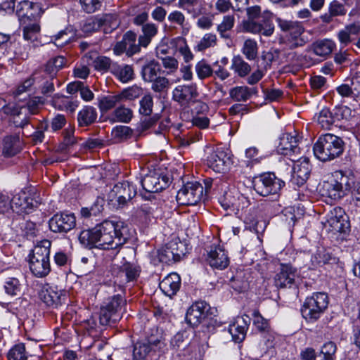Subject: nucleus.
<instances>
[{"mask_svg":"<svg viewBox=\"0 0 360 360\" xmlns=\"http://www.w3.org/2000/svg\"><path fill=\"white\" fill-rule=\"evenodd\" d=\"M127 227L123 222L104 221L92 229L82 231L80 243L85 248L117 250L127 241Z\"/></svg>","mask_w":360,"mask_h":360,"instance_id":"f257e3e1","label":"nucleus"},{"mask_svg":"<svg viewBox=\"0 0 360 360\" xmlns=\"http://www.w3.org/2000/svg\"><path fill=\"white\" fill-rule=\"evenodd\" d=\"M345 143L342 139L333 134L319 137L313 146L314 156L321 162H330L341 156Z\"/></svg>","mask_w":360,"mask_h":360,"instance_id":"f03ea898","label":"nucleus"},{"mask_svg":"<svg viewBox=\"0 0 360 360\" xmlns=\"http://www.w3.org/2000/svg\"><path fill=\"white\" fill-rule=\"evenodd\" d=\"M51 243L44 240L37 245L29 255V267L37 278L46 276L51 271L50 248Z\"/></svg>","mask_w":360,"mask_h":360,"instance_id":"7ed1b4c3","label":"nucleus"},{"mask_svg":"<svg viewBox=\"0 0 360 360\" xmlns=\"http://www.w3.org/2000/svg\"><path fill=\"white\" fill-rule=\"evenodd\" d=\"M328 296L325 292H318L307 297L301 308L302 317L308 322L317 321L328 308Z\"/></svg>","mask_w":360,"mask_h":360,"instance_id":"20e7f679","label":"nucleus"},{"mask_svg":"<svg viewBox=\"0 0 360 360\" xmlns=\"http://www.w3.org/2000/svg\"><path fill=\"white\" fill-rule=\"evenodd\" d=\"M126 300L116 295L108 300L101 307L99 320L103 326H111L119 321L125 311Z\"/></svg>","mask_w":360,"mask_h":360,"instance_id":"39448f33","label":"nucleus"},{"mask_svg":"<svg viewBox=\"0 0 360 360\" xmlns=\"http://www.w3.org/2000/svg\"><path fill=\"white\" fill-rule=\"evenodd\" d=\"M165 347V343L161 335H151L134 343L133 359L144 360L148 356L162 350Z\"/></svg>","mask_w":360,"mask_h":360,"instance_id":"423d86ee","label":"nucleus"},{"mask_svg":"<svg viewBox=\"0 0 360 360\" xmlns=\"http://www.w3.org/2000/svg\"><path fill=\"white\" fill-rule=\"evenodd\" d=\"M136 194V188L125 181L116 184L108 194V200L115 209L124 207Z\"/></svg>","mask_w":360,"mask_h":360,"instance_id":"0eeeda50","label":"nucleus"},{"mask_svg":"<svg viewBox=\"0 0 360 360\" xmlns=\"http://www.w3.org/2000/svg\"><path fill=\"white\" fill-rule=\"evenodd\" d=\"M276 21L280 29L288 33V35L286 36L285 44L290 49H295L305 45L307 41L302 37L304 32V28L300 22L283 20L279 18H277Z\"/></svg>","mask_w":360,"mask_h":360,"instance_id":"6e6552de","label":"nucleus"},{"mask_svg":"<svg viewBox=\"0 0 360 360\" xmlns=\"http://www.w3.org/2000/svg\"><path fill=\"white\" fill-rule=\"evenodd\" d=\"M284 186L285 182L272 172L261 174L254 181V188L262 196L277 194Z\"/></svg>","mask_w":360,"mask_h":360,"instance_id":"1a4fd4ad","label":"nucleus"},{"mask_svg":"<svg viewBox=\"0 0 360 360\" xmlns=\"http://www.w3.org/2000/svg\"><path fill=\"white\" fill-rule=\"evenodd\" d=\"M203 190L199 182H188L177 192L176 201L182 205H196L202 197Z\"/></svg>","mask_w":360,"mask_h":360,"instance_id":"9d476101","label":"nucleus"},{"mask_svg":"<svg viewBox=\"0 0 360 360\" xmlns=\"http://www.w3.org/2000/svg\"><path fill=\"white\" fill-rule=\"evenodd\" d=\"M140 181L146 192L158 193L169 186L170 178L160 170H153L144 174Z\"/></svg>","mask_w":360,"mask_h":360,"instance_id":"9b49d317","label":"nucleus"},{"mask_svg":"<svg viewBox=\"0 0 360 360\" xmlns=\"http://www.w3.org/2000/svg\"><path fill=\"white\" fill-rule=\"evenodd\" d=\"M273 14L269 11L263 12L262 19L255 20H248L243 22V29L245 32L252 34H259L265 37H270L274 32V25L271 21Z\"/></svg>","mask_w":360,"mask_h":360,"instance_id":"f8f14e48","label":"nucleus"},{"mask_svg":"<svg viewBox=\"0 0 360 360\" xmlns=\"http://www.w3.org/2000/svg\"><path fill=\"white\" fill-rule=\"evenodd\" d=\"M76 225V217L71 212H58L49 221L50 230L58 233H66L75 229Z\"/></svg>","mask_w":360,"mask_h":360,"instance_id":"ddd939ff","label":"nucleus"},{"mask_svg":"<svg viewBox=\"0 0 360 360\" xmlns=\"http://www.w3.org/2000/svg\"><path fill=\"white\" fill-rule=\"evenodd\" d=\"M299 279L297 269L291 264H281L274 276V284L279 288H290L297 285Z\"/></svg>","mask_w":360,"mask_h":360,"instance_id":"4468645a","label":"nucleus"},{"mask_svg":"<svg viewBox=\"0 0 360 360\" xmlns=\"http://www.w3.org/2000/svg\"><path fill=\"white\" fill-rule=\"evenodd\" d=\"M39 296L48 307L57 308L65 302L66 292L57 285L46 283L41 287Z\"/></svg>","mask_w":360,"mask_h":360,"instance_id":"2eb2a0df","label":"nucleus"},{"mask_svg":"<svg viewBox=\"0 0 360 360\" xmlns=\"http://www.w3.org/2000/svg\"><path fill=\"white\" fill-rule=\"evenodd\" d=\"M325 229L333 233H345L349 229V223L344 215V211L341 207H335L326 216V220L323 223Z\"/></svg>","mask_w":360,"mask_h":360,"instance_id":"dca6fc26","label":"nucleus"},{"mask_svg":"<svg viewBox=\"0 0 360 360\" xmlns=\"http://www.w3.org/2000/svg\"><path fill=\"white\" fill-rule=\"evenodd\" d=\"M198 96L195 84H179L172 91V99L181 107L188 108Z\"/></svg>","mask_w":360,"mask_h":360,"instance_id":"f3484780","label":"nucleus"},{"mask_svg":"<svg viewBox=\"0 0 360 360\" xmlns=\"http://www.w3.org/2000/svg\"><path fill=\"white\" fill-rule=\"evenodd\" d=\"M299 143L300 139L297 134L284 133L279 138L277 151L281 155L289 156L292 161H295L293 157L300 154Z\"/></svg>","mask_w":360,"mask_h":360,"instance_id":"a211bd4d","label":"nucleus"},{"mask_svg":"<svg viewBox=\"0 0 360 360\" xmlns=\"http://www.w3.org/2000/svg\"><path fill=\"white\" fill-rule=\"evenodd\" d=\"M207 166L216 172H224L233 163L231 156L220 148L210 150L206 158Z\"/></svg>","mask_w":360,"mask_h":360,"instance_id":"6ab92c4d","label":"nucleus"},{"mask_svg":"<svg viewBox=\"0 0 360 360\" xmlns=\"http://www.w3.org/2000/svg\"><path fill=\"white\" fill-rule=\"evenodd\" d=\"M292 167L291 182L297 186H303L308 179L311 172V165L307 157H302L295 160Z\"/></svg>","mask_w":360,"mask_h":360,"instance_id":"aec40b11","label":"nucleus"},{"mask_svg":"<svg viewBox=\"0 0 360 360\" xmlns=\"http://www.w3.org/2000/svg\"><path fill=\"white\" fill-rule=\"evenodd\" d=\"M249 321L250 319L248 316H246V319L238 317L236 321L229 325L227 330L222 331L221 335H230L231 340L240 343L245 338Z\"/></svg>","mask_w":360,"mask_h":360,"instance_id":"412c9836","label":"nucleus"},{"mask_svg":"<svg viewBox=\"0 0 360 360\" xmlns=\"http://www.w3.org/2000/svg\"><path fill=\"white\" fill-rule=\"evenodd\" d=\"M209 305L204 301L195 302L188 309L186 320L193 327L198 326L206 317Z\"/></svg>","mask_w":360,"mask_h":360,"instance_id":"4be33fe9","label":"nucleus"},{"mask_svg":"<svg viewBox=\"0 0 360 360\" xmlns=\"http://www.w3.org/2000/svg\"><path fill=\"white\" fill-rule=\"evenodd\" d=\"M311 262L315 265L329 269L338 264L339 258L330 248H319L311 257Z\"/></svg>","mask_w":360,"mask_h":360,"instance_id":"5701e85b","label":"nucleus"},{"mask_svg":"<svg viewBox=\"0 0 360 360\" xmlns=\"http://www.w3.org/2000/svg\"><path fill=\"white\" fill-rule=\"evenodd\" d=\"M349 84H342L336 88L338 94L342 98H349L355 101L360 100V72L352 77Z\"/></svg>","mask_w":360,"mask_h":360,"instance_id":"b1692460","label":"nucleus"},{"mask_svg":"<svg viewBox=\"0 0 360 360\" xmlns=\"http://www.w3.org/2000/svg\"><path fill=\"white\" fill-rule=\"evenodd\" d=\"M207 261L211 267L224 269L229 264V259L225 250L219 246L211 247L207 252Z\"/></svg>","mask_w":360,"mask_h":360,"instance_id":"393cba45","label":"nucleus"},{"mask_svg":"<svg viewBox=\"0 0 360 360\" xmlns=\"http://www.w3.org/2000/svg\"><path fill=\"white\" fill-rule=\"evenodd\" d=\"M11 203L12 210L19 214L30 213L35 206L34 199L24 191L13 195Z\"/></svg>","mask_w":360,"mask_h":360,"instance_id":"a878e982","label":"nucleus"},{"mask_svg":"<svg viewBox=\"0 0 360 360\" xmlns=\"http://www.w3.org/2000/svg\"><path fill=\"white\" fill-rule=\"evenodd\" d=\"M2 114H4L6 116H13V123L16 127L22 128L25 126L27 125L29 123L30 117L27 116V114H25L24 115V117L21 118L20 115H22L21 109H19L13 103H4L3 106L0 109V115L3 118Z\"/></svg>","mask_w":360,"mask_h":360,"instance_id":"bb28decb","label":"nucleus"},{"mask_svg":"<svg viewBox=\"0 0 360 360\" xmlns=\"http://www.w3.org/2000/svg\"><path fill=\"white\" fill-rule=\"evenodd\" d=\"M319 192L322 196L328 197L334 200H340L344 197L334 174L330 179L321 184Z\"/></svg>","mask_w":360,"mask_h":360,"instance_id":"cd10ccee","label":"nucleus"},{"mask_svg":"<svg viewBox=\"0 0 360 360\" xmlns=\"http://www.w3.org/2000/svg\"><path fill=\"white\" fill-rule=\"evenodd\" d=\"M36 86L34 89L39 90L44 96H50L55 90L53 75L46 72L35 73Z\"/></svg>","mask_w":360,"mask_h":360,"instance_id":"c85d7f7f","label":"nucleus"},{"mask_svg":"<svg viewBox=\"0 0 360 360\" xmlns=\"http://www.w3.org/2000/svg\"><path fill=\"white\" fill-rule=\"evenodd\" d=\"M22 149V143L18 134L8 135L3 140L2 153L4 157L11 158L19 153Z\"/></svg>","mask_w":360,"mask_h":360,"instance_id":"c756f323","label":"nucleus"},{"mask_svg":"<svg viewBox=\"0 0 360 360\" xmlns=\"http://www.w3.org/2000/svg\"><path fill=\"white\" fill-rule=\"evenodd\" d=\"M159 285L167 296L172 297L176 295L180 288L181 278L178 274L172 273L167 276Z\"/></svg>","mask_w":360,"mask_h":360,"instance_id":"7c9ffc66","label":"nucleus"},{"mask_svg":"<svg viewBox=\"0 0 360 360\" xmlns=\"http://www.w3.org/2000/svg\"><path fill=\"white\" fill-rule=\"evenodd\" d=\"M334 176L338 181L340 191L343 193V195H346L352 189L355 191V186L357 181H356L355 176L353 173L349 172L348 174L342 171H336L334 172Z\"/></svg>","mask_w":360,"mask_h":360,"instance_id":"2f4dec72","label":"nucleus"},{"mask_svg":"<svg viewBox=\"0 0 360 360\" xmlns=\"http://www.w3.org/2000/svg\"><path fill=\"white\" fill-rule=\"evenodd\" d=\"M98 117L96 109L91 105H84L77 113V123L79 127H86L96 122Z\"/></svg>","mask_w":360,"mask_h":360,"instance_id":"473e14b6","label":"nucleus"},{"mask_svg":"<svg viewBox=\"0 0 360 360\" xmlns=\"http://www.w3.org/2000/svg\"><path fill=\"white\" fill-rule=\"evenodd\" d=\"M39 9V5L29 1H22L16 6V15L20 21L25 19H32L35 18L37 11Z\"/></svg>","mask_w":360,"mask_h":360,"instance_id":"72a5a7b5","label":"nucleus"},{"mask_svg":"<svg viewBox=\"0 0 360 360\" xmlns=\"http://www.w3.org/2000/svg\"><path fill=\"white\" fill-rule=\"evenodd\" d=\"M140 272L139 266L126 262L122 266L117 277L120 278V282L128 283L135 281L139 277Z\"/></svg>","mask_w":360,"mask_h":360,"instance_id":"f704fd0d","label":"nucleus"},{"mask_svg":"<svg viewBox=\"0 0 360 360\" xmlns=\"http://www.w3.org/2000/svg\"><path fill=\"white\" fill-rule=\"evenodd\" d=\"M112 74L122 83L131 81L134 77L133 67L129 65H120L117 63L112 64Z\"/></svg>","mask_w":360,"mask_h":360,"instance_id":"c9c22d12","label":"nucleus"},{"mask_svg":"<svg viewBox=\"0 0 360 360\" xmlns=\"http://www.w3.org/2000/svg\"><path fill=\"white\" fill-rule=\"evenodd\" d=\"M249 273L245 270L237 271L229 280L231 287L238 292H244L249 288Z\"/></svg>","mask_w":360,"mask_h":360,"instance_id":"e433bc0d","label":"nucleus"},{"mask_svg":"<svg viewBox=\"0 0 360 360\" xmlns=\"http://www.w3.org/2000/svg\"><path fill=\"white\" fill-rule=\"evenodd\" d=\"M256 87H248L246 86H236L232 88L229 91L230 97L237 102H245L252 95L257 94Z\"/></svg>","mask_w":360,"mask_h":360,"instance_id":"4c0bfd02","label":"nucleus"},{"mask_svg":"<svg viewBox=\"0 0 360 360\" xmlns=\"http://www.w3.org/2000/svg\"><path fill=\"white\" fill-rule=\"evenodd\" d=\"M360 33V22H354L347 25L344 29L338 33V38L340 42L347 45L352 41L351 35H357Z\"/></svg>","mask_w":360,"mask_h":360,"instance_id":"58836bf2","label":"nucleus"},{"mask_svg":"<svg viewBox=\"0 0 360 360\" xmlns=\"http://www.w3.org/2000/svg\"><path fill=\"white\" fill-rule=\"evenodd\" d=\"M142 34L139 38L140 39V44L143 48H147L150 44L152 39L155 37L158 32V26L153 22H148L143 25L141 27Z\"/></svg>","mask_w":360,"mask_h":360,"instance_id":"ea45409f","label":"nucleus"},{"mask_svg":"<svg viewBox=\"0 0 360 360\" xmlns=\"http://www.w3.org/2000/svg\"><path fill=\"white\" fill-rule=\"evenodd\" d=\"M161 72V67L155 60H150L142 68L141 75L144 82H150L158 77Z\"/></svg>","mask_w":360,"mask_h":360,"instance_id":"a19ab883","label":"nucleus"},{"mask_svg":"<svg viewBox=\"0 0 360 360\" xmlns=\"http://www.w3.org/2000/svg\"><path fill=\"white\" fill-rule=\"evenodd\" d=\"M236 19L235 15H226L222 18L221 22L217 25V31L223 39H230V32L233 28Z\"/></svg>","mask_w":360,"mask_h":360,"instance_id":"79ce46f5","label":"nucleus"},{"mask_svg":"<svg viewBox=\"0 0 360 360\" xmlns=\"http://www.w3.org/2000/svg\"><path fill=\"white\" fill-rule=\"evenodd\" d=\"M4 289L8 295L18 297L22 292L23 284L17 278L8 277L4 281Z\"/></svg>","mask_w":360,"mask_h":360,"instance_id":"37998d69","label":"nucleus"},{"mask_svg":"<svg viewBox=\"0 0 360 360\" xmlns=\"http://www.w3.org/2000/svg\"><path fill=\"white\" fill-rule=\"evenodd\" d=\"M335 47V44L329 39L317 41L312 44L311 49L314 54L326 57L330 54Z\"/></svg>","mask_w":360,"mask_h":360,"instance_id":"c03bdc74","label":"nucleus"},{"mask_svg":"<svg viewBox=\"0 0 360 360\" xmlns=\"http://www.w3.org/2000/svg\"><path fill=\"white\" fill-rule=\"evenodd\" d=\"M150 83H151V90L158 94L160 97L167 94L172 84L168 78L164 76H159Z\"/></svg>","mask_w":360,"mask_h":360,"instance_id":"a18cd8bd","label":"nucleus"},{"mask_svg":"<svg viewBox=\"0 0 360 360\" xmlns=\"http://www.w3.org/2000/svg\"><path fill=\"white\" fill-rule=\"evenodd\" d=\"M339 120L338 116L333 115L328 108L322 109L317 117V122L325 129H330Z\"/></svg>","mask_w":360,"mask_h":360,"instance_id":"49530a36","label":"nucleus"},{"mask_svg":"<svg viewBox=\"0 0 360 360\" xmlns=\"http://www.w3.org/2000/svg\"><path fill=\"white\" fill-rule=\"evenodd\" d=\"M133 117V111L131 109L120 105L115 108L111 114L110 120L115 122L129 123Z\"/></svg>","mask_w":360,"mask_h":360,"instance_id":"de8ad7c7","label":"nucleus"},{"mask_svg":"<svg viewBox=\"0 0 360 360\" xmlns=\"http://www.w3.org/2000/svg\"><path fill=\"white\" fill-rule=\"evenodd\" d=\"M122 101L120 95H109L101 97L98 100V108L103 112H106L112 109Z\"/></svg>","mask_w":360,"mask_h":360,"instance_id":"09e8293b","label":"nucleus"},{"mask_svg":"<svg viewBox=\"0 0 360 360\" xmlns=\"http://www.w3.org/2000/svg\"><path fill=\"white\" fill-rule=\"evenodd\" d=\"M231 69L240 77L247 76L251 71L250 65L240 56L233 57Z\"/></svg>","mask_w":360,"mask_h":360,"instance_id":"8fccbe9b","label":"nucleus"},{"mask_svg":"<svg viewBox=\"0 0 360 360\" xmlns=\"http://www.w3.org/2000/svg\"><path fill=\"white\" fill-rule=\"evenodd\" d=\"M336 352L337 346L335 343L331 341L328 342L321 347L316 360H335Z\"/></svg>","mask_w":360,"mask_h":360,"instance_id":"3c124183","label":"nucleus"},{"mask_svg":"<svg viewBox=\"0 0 360 360\" xmlns=\"http://www.w3.org/2000/svg\"><path fill=\"white\" fill-rule=\"evenodd\" d=\"M129 37H127V56L128 57H131L135 54H137L141 52V49L142 46L140 44V39L138 38V42L136 43L137 35L135 32L129 30L128 31Z\"/></svg>","mask_w":360,"mask_h":360,"instance_id":"603ef678","label":"nucleus"},{"mask_svg":"<svg viewBox=\"0 0 360 360\" xmlns=\"http://www.w3.org/2000/svg\"><path fill=\"white\" fill-rule=\"evenodd\" d=\"M241 51L248 60H255L258 55V45L257 41L252 39L245 40Z\"/></svg>","mask_w":360,"mask_h":360,"instance_id":"864d4df0","label":"nucleus"},{"mask_svg":"<svg viewBox=\"0 0 360 360\" xmlns=\"http://www.w3.org/2000/svg\"><path fill=\"white\" fill-rule=\"evenodd\" d=\"M65 62L66 59L60 56L51 58L46 64L45 72L55 77L57 72L65 66Z\"/></svg>","mask_w":360,"mask_h":360,"instance_id":"5fc2aeb1","label":"nucleus"},{"mask_svg":"<svg viewBox=\"0 0 360 360\" xmlns=\"http://www.w3.org/2000/svg\"><path fill=\"white\" fill-rule=\"evenodd\" d=\"M28 354L22 343L14 345L8 352V360H27Z\"/></svg>","mask_w":360,"mask_h":360,"instance_id":"6e6d98bb","label":"nucleus"},{"mask_svg":"<svg viewBox=\"0 0 360 360\" xmlns=\"http://www.w3.org/2000/svg\"><path fill=\"white\" fill-rule=\"evenodd\" d=\"M73 35L74 34L72 32V29L66 27L65 29L58 32L56 35L53 36L52 40H53L56 46H63L71 41Z\"/></svg>","mask_w":360,"mask_h":360,"instance_id":"4d7b16f0","label":"nucleus"},{"mask_svg":"<svg viewBox=\"0 0 360 360\" xmlns=\"http://www.w3.org/2000/svg\"><path fill=\"white\" fill-rule=\"evenodd\" d=\"M195 70L198 77L202 80L210 77L214 72L210 65L208 64L205 59H202L196 63Z\"/></svg>","mask_w":360,"mask_h":360,"instance_id":"13d9d810","label":"nucleus"},{"mask_svg":"<svg viewBox=\"0 0 360 360\" xmlns=\"http://www.w3.org/2000/svg\"><path fill=\"white\" fill-rule=\"evenodd\" d=\"M133 130L128 126H116L112 130V137L118 141H122L132 136Z\"/></svg>","mask_w":360,"mask_h":360,"instance_id":"bf43d9fd","label":"nucleus"},{"mask_svg":"<svg viewBox=\"0 0 360 360\" xmlns=\"http://www.w3.org/2000/svg\"><path fill=\"white\" fill-rule=\"evenodd\" d=\"M217 44V36L212 33H207L198 42L195 46V50L198 51H203L205 49L215 46Z\"/></svg>","mask_w":360,"mask_h":360,"instance_id":"052dcab7","label":"nucleus"},{"mask_svg":"<svg viewBox=\"0 0 360 360\" xmlns=\"http://www.w3.org/2000/svg\"><path fill=\"white\" fill-rule=\"evenodd\" d=\"M139 112L146 117L150 116L153 108V96L148 94L143 96L139 101Z\"/></svg>","mask_w":360,"mask_h":360,"instance_id":"680f3d73","label":"nucleus"},{"mask_svg":"<svg viewBox=\"0 0 360 360\" xmlns=\"http://www.w3.org/2000/svg\"><path fill=\"white\" fill-rule=\"evenodd\" d=\"M114 63L110 58L106 56H98L94 61L93 65L94 68L101 72H107L110 70L112 72V67Z\"/></svg>","mask_w":360,"mask_h":360,"instance_id":"e2e57ef3","label":"nucleus"},{"mask_svg":"<svg viewBox=\"0 0 360 360\" xmlns=\"http://www.w3.org/2000/svg\"><path fill=\"white\" fill-rule=\"evenodd\" d=\"M104 0H79L82 8L86 13H94L99 11Z\"/></svg>","mask_w":360,"mask_h":360,"instance_id":"0e129e2a","label":"nucleus"},{"mask_svg":"<svg viewBox=\"0 0 360 360\" xmlns=\"http://www.w3.org/2000/svg\"><path fill=\"white\" fill-rule=\"evenodd\" d=\"M40 27L37 23H32L23 28V38L27 41H34L37 39Z\"/></svg>","mask_w":360,"mask_h":360,"instance_id":"69168bd1","label":"nucleus"},{"mask_svg":"<svg viewBox=\"0 0 360 360\" xmlns=\"http://www.w3.org/2000/svg\"><path fill=\"white\" fill-rule=\"evenodd\" d=\"M168 21L172 24H175L179 26H180L181 28H183V33L186 34V32H185V22H186V18L184 15L179 11H174L171 12L167 17Z\"/></svg>","mask_w":360,"mask_h":360,"instance_id":"338daca9","label":"nucleus"},{"mask_svg":"<svg viewBox=\"0 0 360 360\" xmlns=\"http://www.w3.org/2000/svg\"><path fill=\"white\" fill-rule=\"evenodd\" d=\"M253 316V324L256 328L262 333L266 332L269 330V326L268 321L265 319L259 311H254Z\"/></svg>","mask_w":360,"mask_h":360,"instance_id":"774afa93","label":"nucleus"}]
</instances>
